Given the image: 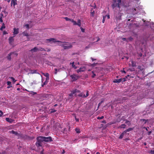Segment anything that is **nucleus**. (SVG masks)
I'll return each mask as SVG.
<instances>
[{
    "instance_id": "1",
    "label": "nucleus",
    "mask_w": 154,
    "mask_h": 154,
    "mask_svg": "<svg viewBox=\"0 0 154 154\" xmlns=\"http://www.w3.org/2000/svg\"><path fill=\"white\" fill-rule=\"evenodd\" d=\"M45 42L48 43V45L52 46V44L53 43H55L58 42L57 44L62 47L64 49H68L71 48L72 47V45L71 43H69L66 42H61L57 40L56 39L54 38H50L48 39H47Z\"/></svg>"
},
{
    "instance_id": "2",
    "label": "nucleus",
    "mask_w": 154,
    "mask_h": 154,
    "mask_svg": "<svg viewBox=\"0 0 154 154\" xmlns=\"http://www.w3.org/2000/svg\"><path fill=\"white\" fill-rule=\"evenodd\" d=\"M37 141L36 144L38 147L42 146V142H49L52 141V138L50 137H47L39 136L37 137Z\"/></svg>"
},
{
    "instance_id": "3",
    "label": "nucleus",
    "mask_w": 154,
    "mask_h": 154,
    "mask_svg": "<svg viewBox=\"0 0 154 154\" xmlns=\"http://www.w3.org/2000/svg\"><path fill=\"white\" fill-rule=\"evenodd\" d=\"M122 5L121 0H113L112 4V7L115 12L116 8H117L119 11L120 10L121 7Z\"/></svg>"
},
{
    "instance_id": "4",
    "label": "nucleus",
    "mask_w": 154,
    "mask_h": 154,
    "mask_svg": "<svg viewBox=\"0 0 154 154\" xmlns=\"http://www.w3.org/2000/svg\"><path fill=\"white\" fill-rule=\"evenodd\" d=\"M64 18L66 21H70L72 22L73 23L74 25H77L79 27H80L81 26V20L80 19L78 20L77 23L76 21L73 19H69L67 17H65Z\"/></svg>"
},
{
    "instance_id": "5",
    "label": "nucleus",
    "mask_w": 154,
    "mask_h": 154,
    "mask_svg": "<svg viewBox=\"0 0 154 154\" xmlns=\"http://www.w3.org/2000/svg\"><path fill=\"white\" fill-rule=\"evenodd\" d=\"M80 92V91L77 90V89H75L74 90H73L72 91V93L69 94V96L70 98V97H72L74 95V96H76L77 95V93H78Z\"/></svg>"
},
{
    "instance_id": "6",
    "label": "nucleus",
    "mask_w": 154,
    "mask_h": 154,
    "mask_svg": "<svg viewBox=\"0 0 154 154\" xmlns=\"http://www.w3.org/2000/svg\"><path fill=\"white\" fill-rule=\"evenodd\" d=\"M88 91H86V95H85L84 94V93L82 92L81 93H80L78 95L79 97H83V98H86L87 97H88L89 95V93H88Z\"/></svg>"
},
{
    "instance_id": "7",
    "label": "nucleus",
    "mask_w": 154,
    "mask_h": 154,
    "mask_svg": "<svg viewBox=\"0 0 154 154\" xmlns=\"http://www.w3.org/2000/svg\"><path fill=\"white\" fill-rule=\"evenodd\" d=\"M72 80L73 81H74L77 80L79 77V76L75 74L70 75Z\"/></svg>"
},
{
    "instance_id": "8",
    "label": "nucleus",
    "mask_w": 154,
    "mask_h": 154,
    "mask_svg": "<svg viewBox=\"0 0 154 154\" xmlns=\"http://www.w3.org/2000/svg\"><path fill=\"white\" fill-rule=\"evenodd\" d=\"M11 55H13L14 56H16L17 55V54L16 52H11V53L9 54L7 57L8 60H11Z\"/></svg>"
},
{
    "instance_id": "9",
    "label": "nucleus",
    "mask_w": 154,
    "mask_h": 154,
    "mask_svg": "<svg viewBox=\"0 0 154 154\" xmlns=\"http://www.w3.org/2000/svg\"><path fill=\"white\" fill-rule=\"evenodd\" d=\"M122 14L120 12H119L117 14H116V19L117 20H119L121 19Z\"/></svg>"
},
{
    "instance_id": "10",
    "label": "nucleus",
    "mask_w": 154,
    "mask_h": 154,
    "mask_svg": "<svg viewBox=\"0 0 154 154\" xmlns=\"http://www.w3.org/2000/svg\"><path fill=\"white\" fill-rule=\"evenodd\" d=\"M85 69V66L81 67L80 68L77 70L78 73L84 71Z\"/></svg>"
},
{
    "instance_id": "11",
    "label": "nucleus",
    "mask_w": 154,
    "mask_h": 154,
    "mask_svg": "<svg viewBox=\"0 0 154 154\" xmlns=\"http://www.w3.org/2000/svg\"><path fill=\"white\" fill-rule=\"evenodd\" d=\"M19 32V30L18 29L14 28V35H15L17 34Z\"/></svg>"
},
{
    "instance_id": "12",
    "label": "nucleus",
    "mask_w": 154,
    "mask_h": 154,
    "mask_svg": "<svg viewBox=\"0 0 154 154\" xmlns=\"http://www.w3.org/2000/svg\"><path fill=\"white\" fill-rule=\"evenodd\" d=\"M9 133L11 134H14L15 135H17L18 136L19 135V134L17 133V132L13 130L9 131Z\"/></svg>"
},
{
    "instance_id": "13",
    "label": "nucleus",
    "mask_w": 154,
    "mask_h": 154,
    "mask_svg": "<svg viewBox=\"0 0 154 154\" xmlns=\"http://www.w3.org/2000/svg\"><path fill=\"white\" fill-rule=\"evenodd\" d=\"M43 75L46 77V80H49V74L48 73H43Z\"/></svg>"
},
{
    "instance_id": "14",
    "label": "nucleus",
    "mask_w": 154,
    "mask_h": 154,
    "mask_svg": "<svg viewBox=\"0 0 154 154\" xmlns=\"http://www.w3.org/2000/svg\"><path fill=\"white\" fill-rule=\"evenodd\" d=\"M38 48H36V47H35L34 48L31 49L30 50V51L32 52H36L37 51H38Z\"/></svg>"
},
{
    "instance_id": "15",
    "label": "nucleus",
    "mask_w": 154,
    "mask_h": 154,
    "mask_svg": "<svg viewBox=\"0 0 154 154\" xmlns=\"http://www.w3.org/2000/svg\"><path fill=\"white\" fill-rule=\"evenodd\" d=\"M113 82L114 83H119L121 82V79H115L113 81Z\"/></svg>"
},
{
    "instance_id": "16",
    "label": "nucleus",
    "mask_w": 154,
    "mask_h": 154,
    "mask_svg": "<svg viewBox=\"0 0 154 154\" xmlns=\"http://www.w3.org/2000/svg\"><path fill=\"white\" fill-rule=\"evenodd\" d=\"M17 0H12L11 1V5L13 4L14 6H15L16 4Z\"/></svg>"
},
{
    "instance_id": "17",
    "label": "nucleus",
    "mask_w": 154,
    "mask_h": 154,
    "mask_svg": "<svg viewBox=\"0 0 154 154\" xmlns=\"http://www.w3.org/2000/svg\"><path fill=\"white\" fill-rule=\"evenodd\" d=\"M22 34L24 36H28V34L27 33V31H25L22 33Z\"/></svg>"
},
{
    "instance_id": "18",
    "label": "nucleus",
    "mask_w": 154,
    "mask_h": 154,
    "mask_svg": "<svg viewBox=\"0 0 154 154\" xmlns=\"http://www.w3.org/2000/svg\"><path fill=\"white\" fill-rule=\"evenodd\" d=\"M125 134V133H124V131H123L122 133V134H121V135H120V136H119V138L120 139H122L123 137L124 136V134Z\"/></svg>"
},
{
    "instance_id": "19",
    "label": "nucleus",
    "mask_w": 154,
    "mask_h": 154,
    "mask_svg": "<svg viewBox=\"0 0 154 154\" xmlns=\"http://www.w3.org/2000/svg\"><path fill=\"white\" fill-rule=\"evenodd\" d=\"M75 131H76V133L77 134H79L80 133V129L78 128H76L75 129Z\"/></svg>"
},
{
    "instance_id": "20",
    "label": "nucleus",
    "mask_w": 154,
    "mask_h": 154,
    "mask_svg": "<svg viewBox=\"0 0 154 154\" xmlns=\"http://www.w3.org/2000/svg\"><path fill=\"white\" fill-rule=\"evenodd\" d=\"M126 125L125 124H122L120 125L119 128H125Z\"/></svg>"
},
{
    "instance_id": "21",
    "label": "nucleus",
    "mask_w": 154,
    "mask_h": 154,
    "mask_svg": "<svg viewBox=\"0 0 154 154\" xmlns=\"http://www.w3.org/2000/svg\"><path fill=\"white\" fill-rule=\"evenodd\" d=\"M133 128H129L127 130H126L124 131V133H125L128 132H129L132 130H133Z\"/></svg>"
},
{
    "instance_id": "22",
    "label": "nucleus",
    "mask_w": 154,
    "mask_h": 154,
    "mask_svg": "<svg viewBox=\"0 0 154 154\" xmlns=\"http://www.w3.org/2000/svg\"><path fill=\"white\" fill-rule=\"evenodd\" d=\"M13 37H10L9 38V43L10 44H11V43L14 40V38H13Z\"/></svg>"
},
{
    "instance_id": "23",
    "label": "nucleus",
    "mask_w": 154,
    "mask_h": 154,
    "mask_svg": "<svg viewBox=\"0 0 154 154\" xmlns=\"http://www.w3.org/2000/svg\"><path fill=\"white\" fill-rule=\"evenodd\" d=\"M6 120L7 121L10 122H12V119L9 118H6Z\"/></svg>"
},
{
    "instance_id": "24",
    "label": "nucleus",
    "mask_w": 154,
    "mask_h": 154,
    "mask_svg": "<svg viewBox=\"0 0 154 154\" xmlns=\"http://www.w3.org/2000/svg\"><path fill=\"white\" fill-rule=\"evenodd\" d=\"M138 68L139 69H140V70L141 71H143V66H138Z\"/></svg>"
},
{
    "instance_id": "25",
    "label": "nucleus",
    "mask_w": 154,
    "mask_h": 154,
    "mask_svg": "<svg viewBox=\"0 0 154 154\" xmlns=\"http://www.w3.org/2000/svg\"><path fill=\"white\" fill-rule=\"evenodd\" d=\"M70 63L72 64V66L73 68H74L75 69H76L77 68V67L76 66H75V65H74V62H73L72 63Z\"/></svg>"
},
{
    "instance_id": "26",
    "label": "nucleus",
    "mask_w": 154,
    "mask_h": 154,
    "mask_svg": "<svg viewBox=\"0 0 154 154\" xmlns=\"http://www.w3.org/2000/svg\"><path fill=\"white\" fill-rule=\"evenodd\" d=\"M94 11H92V10H91V17H93L94 15Z\"/></svg>"
},
{
    "instance_id": "27",
    "label": "nucleus",
    "mask_w": 154,
    "mask_h": 154,
    "mask_svg": "<svg viewBox=\"0 0 154 154\" xmlns=\"http://www.w3.org/2000/svg\"><path fill=\"white\" fill-rule=\"evenodd\" d=\"M131 65L133 66H136V63L134 61H132L131 62Z\"/></svg>"
},
{
    "instance_id": "28",
    "label": "nucleus",
    "mask_w": 154,
    "mask_h": 154,
    "mask_svg": "<svg viewBox=\"0 0 154 154\" xmlns=\"http://www.w3.org/2000/svg\"><path fill=\"white\" fill-rule=\"evenodd\" d=\"M48 80H46H46L45 81V82L43 83V84L42 85V87H43L44 86V85H45L46 84H47V83H48Z\"/></svg>"
},
{
    "instance_id": "29",
    "label": "nucleus",
    "mask_w": 154,
    "mask_h": 154,
    "mask_svg": "<svg viewBox=\"0 0 154 154\" xmlns=\"http://www.w3.org/2000/svg\"><path fill=\"white\" fill-rule=\"evenodd\" d=\"M38 48V51H46V50H45V49H44L43 48Z\"/></svg>"
},
{
    "instance_id": "30",
    "label": "nucleus",
    "mask_w": 154,
    "mask_h": 154,
    "mask_svg": "<svg viewBox=\"0 0 154 154\" xmlns=\"http://www.w3.org/2000/svg\"><path fill=\"white\" fill-rule=\"evenodd\" d=\"M55 72L54 74H56L58 71H59V69H57L55 68L54 69Z\"/></svg>"
},
{
    "instance_id": "31",
    "label": "nucleus",
    "mask_w": 154,
    "mask_h": 154,
    "mask_svg": "<svg viewBox=\"0 0 154 154\" xmlns=\"http://www.w3.org/2000/svg\"><path fill=\"white\" fill-rule=\"evenodd\" d=\"M121 79V82H124L126 80V78H123Z\"/></svg>"
},
{
    "instance_id": "32",
    "label": "nucleus",
    "mask_w": 154,
    "mask_h": 154,
    "mask_svg": "<svg viewBox=\"0 0 154 154\" xmlns=\"http://www.w3.org/2000/svg\"><path fill=\"white\" fill-rule=\"evenodd\" d=\"M92 73H93V75H92L91 77L92 78H94L95 77V76L96 75L94 73L93 71H92Z\"/></svg>"
},
{
    "instance_id": "33",
    "label": "nucleus",
    "mask_w": 154,
    "mask_h": 154,
    "mask_svg": "<svg viewBox=\"0 0 154 154\" xmlns=\"http://www.w3.org/2000/svg\"><path fill=\"white\" fill-rule=\"evenodd\" d=\"M5 28V25L4 24V23H3V26H2V27H1V28H0V29L1 30H2V29H4V28Z\"/></svg>"
},
{
    "instance_id": "34",
    "label": "nucleus",
    "mask_w": 154,
    "mask_h": 154,
    "mask_svg": "<svg viewBox=\"0 0 154 154\" xmlns=\"http://www.w3.org/2000/svg\"><path fill=\"white\" fill-rule=\"evenodd\" d=\"M24 26L26 27V28L27 29H29V25L28 24H25V25H24Z\"/></svg>"
},
{
    "instance_id": "35",
    "label": "nucleus",
    "mask_w": 154,
    "mask_h": 154,
    "mask_svg": "<svg viewBox=\"0 0 154 154\" xmlns=\"http://www.w3.org/2000/svg\"><path fill=\"white\" fill-rule=\"evenodd\" d=\"M122 39L123 41H125L126 42H128V39L126 38H122Z\"/></svg>"
},
{
    "instance_id": "36",
    "label": "nucleus",
    "mask_w": 154,
    "mask_h": 154,
    "mask_svg": "<svg viewBox=\"0 0 154 154\" xmlns=\"http://www.w3.org/2000/svg\"><path fill=\"white\" fill-rule=\"evenodd\" d=\"M106 17V16H105L103 17V20H102V22L103 23H104L105 21V19Z\"/></svg>"
},
{
    "instance_id": "37",
    "label": "nucleus",
    "mask_w": 154,
    "mask_h": 154,
    "mask_svg": "<svg viewBox=\"0 0 154 154\" xmlns=\"http://www.w3.org/2000/svg\"><path fill=\"white\" fill-rule=\"evenodd\" d=\"M140 10V9H138L137 8H134V10H135V11H137V13H138L139 12V11H138V10Z\"/></svg>"
},
{
    "instance_id": "38",
    "label": "nucleus",
    "mask_w": 154,
    "mask_h": 154,
    "mask_svg": "<svg viewBox=\"0 0 154 154\" xmlns=\"http://www.w3.org/2000/svg\"><path fill=\"white\" fill-rule=\"evenodd\" d=\"M103 118H104V116H102L101 117H98L97 118V119H103Z\"/></svg>"
},
{
    "instance_id": "39",
    "label": "nucleus",
    "mask_w": 154,
    "mask_h": 154,
    "mask_svg": "<svg viewBox=\"0 0 154 154\" xmlns=\"http://www.w3.org/2000/svg\"><path fill=\"white\" fill-rule=\"evenodd\" d=\"M149 153L151 154H154V150H151Z\"/></svg>"
},
{
    "instance_id": "40",
    "label": "nucleus",
    "mask_w": 154,
    "mask_h": 154,
    "mask_svg": "<svg viewBox=\"0 0 154 154\" xmlns=\"http://www.w3.org/2000/svg\"><path fill=\"white\" fill-rule=\"evenodd\" d=\"M36 71L35 70H32L31 72V73L32 74H34L36 73Z\"/></svg>"
},
{
    "instance_id": "41",
    "label": "nucleus",
    "mask_w": 154,
    "mask_h": 154,
    "mask_svg": "<svg viewBox=\"0 0 154 154\" xmlns=\"http://www.w3.org/2000/svg\"><path fill=\"white\" fill-rule=\"evenodd\" d=\"M56 111H57V110H56L54 109H51V113L54 112H56Z\"/></svg>"
},
{
    "instance_id": "42",
    "label": "nucleus",
    "mask_w": 154,
    "mask_h": 154,
    "mask_svg": "<svg viewBox=\"0 0 154 154\" xmlns=\"http://www.w3.org/2000/svg\"><path fill=\"white\" fill-rule=\"evenodd\" d=\"M127 39H128V41H132L133 39L132 37H130L128 38H127Z\"/></svg>"
},
{
    "instance_id": "43",
    "label": "nucleus",
    "mask_w": 154,
    "mask_h": 154,
    "mask_svg": "<svg viewBox=\"0 0 154 154\" xmlns=\"http://www.w3.org/2000/svg\"><path fill=\"white\" fill-rule=\"evenodd\" d=\"M10 78L14 82H15L16 81L15 80V79L13 77H11Z\"/></svg>"
},
{
    "instance_id": "44",
    "label": "nucleus",
    "mask_w": 154,
    "mask_h": 154,
    "mask_svg": "<svg viewBox=\"0 0 154 154\" xmlns=\"http://www.w3.org/2000/svg\"><path fill=\"white\" fill-rule=\"evenodd\" d=\"M80 29H81V31H82V32H85V29H83V28H82L81 27V26H80Z\"/></svg>"
},
{
    "instance_id": "45",
    "label": "nucleus",
    "mask_w": 154,
    "mask_h": 154,
    "mask_svg": "<svg viewBox=\"0 0 154 154\" xmlns=\"http://www.w3.org/2000/svg\"><path fill=\"white\" fill-rule=\"evenodd\" d=\"M7 85H11V82L10 81H8L7 82Z\"/></svg>"
},
{
    "instance_id": "46",
    "label": "nucleus",
    "mask_w": 154,
    "mask_h": 154,
    "mask_svg": "<svg viewBox=\"0 0 154 154\" xmlns=\"http://www.w3.org/2000/svg\"><path fill=\"white\" fill-rule=\"evenodd\" d=\"M3 114V113L2 112V111L0 110V117L2 116Z\"/></svg>"
},
{
    "instance_id": "47",
    "label": "nucleus",
    "mask_w": 154,
    "mask_h": 154,
    "mask_svg": "<svg viewBox=\"0 0 154 154\" xmlns=\"http://www.w3.org/2000/svg\"><path fill=\"white\" fill-rule=\"evenodd\" d=\"M30 94H32V95H34V94H36V92H33V91H31Z\"/></svg>"
},
{
    "instance_id": "48",
    "label": "nucleus",
    "mask_w": 154,
    "mask_h": 154,
    "mask_svg": "<svg viewBox=\"0 0 154 154\" xmlns=\"http://www.w3.org/2000/svg\"><path fill=\"white\" fill-rule=\"evenodd\" d=\"M45 50L46 51H47L49 52L51 51V49L50 48H47Z\"/></svg>"
},
{
    "instance_id": "49",
    "label": "nucleus",
    "mask_w": 154,
    "mask_h": 154,
    "mask_svg": "<svg viewBox=\"0 0 154 154\" xmlns=\"http://www.w3.org/2000/svg\"><path fill=\"white\" fill-rule=\"evenodd\" d=\"M103 101H102L100 102L98 104V107H99L100 106V105L102 104V103L103 102Z\"/></svg>"
},
{
    "instance_id": "50",
    "label": "nucleus",
    "mask_w": 154,
    "mask_h": 154,
    "mask_svg": "<svg viewBox=\"0 0 154 154\" xmlns=\"http://www.w3.org/2000/svg\"><path fill=\"white\" fill-rule=\"evenodd\" d=\"M0 22L1 23L3 22L2 18V17H0Z\"/></svg>"
},
{
    "instance_id": "51",
    "label": "nucleus",
    "mask_w": 154,
    "mask_h": 154,
    "mask_svg": "<svg viewBox=\"0 0 154 154\" xmlns=\"http://www.w3.org/2000/svg\"><path fill=\"white\" fill-rule=\"evenodd\" d=\"M75 119L76 122H78L79 121V119L76 118V117H75Z\"/></svg>"
},
{
    "instance_id": "52",
    "label": "nucleus",
    "mask_w": 154,
    "mask_h": 154,
    "mask_svg": "<svg viewBox=\"0 0 154 154\" xmlns=\"http://www.w3.org/2000/svg\"><path fill=\"white\" fill-rule=\"evenodd\" d=\"M138 56L140 57H141L142 56V54L141 53H140L139 54Z\"/></svg>"
},
{
    "instance_id": "53",
    "label": "nucleus",
    "mask_w": 154,
    "mask_h": 154,
    "mask_svg": "<svg viewBox=\"0 0 154 154\" xmlns=\"http://www.w3.org/2000/svg\"><path fill=\"white\" fill-rule=\"evenodd\" d=\"M126 123H128V125H129L130 124V123L129 121H126V122H125Z\"/></svg>"
},
{
    "instance_id": "54",
    "label": "nucleus",
    "mask_w": 154,
    "mask_h": 154,
    "mask_svg": "<svg viewBox=\"0 0 154 154\" xmlns=\"http://www.w3.org/2000/svg\"><path fill=\"white\" fill-rule=\"evenodd\" d=\"M152 133V132L151 131H149L148 132V135H150L151 134V133Z\"/></svg>"
},
{
    "instance_id": "55",
    "label": "nucleus",
    "mask_w": 154,
    "mask_h": 154,
    "mask_svg": "<svg viewBox=\"0 0 154 154\" xmlns=\"http://www.w3.org/2000/svg\"><path fill=\"white\" fill-rule=\"evenodd\" d=\"M106 17H107V18L108 19H109L110 18V16H109V15H106Z\"/></svg>"
},
{
    "instance_id": "56",
    "label": "nucleus",
    "mask_w": 154,
    "mask_h": 154,
    "mask_svg": "<svg viewBox=\"0 0 154 154\" xmlns=\"http://www.w3.org/2000/svg\"><path fill=\"white\" fill-rule=\"evenodd\" d=\"M78 139H79V138H76L75 139V140H74V141L75 142H76L77 140H78Z\"/></svg>"
},
{
    "instance_id": "57",
    "label": "nucleus",
    "mask_w": 154,
    "mask_h": 154,
    "mask_svg": "<svg viewBox=\"0 0 154 154\" xmlns=\"http://www.w3.org/2000/svg\"><path fill=\"white\" fill-rule=\"evenodd\" d=\"M0 17H2V18H3V14H1V16Z\"/></svg>"
},
{
    "instance_id": "58",
    "label": "nucleus",
    "mask_w": 154,
    "mask_h": 154,
    "mask_svg": "<svg viewBox=\"0 0 154 154\" xmlns=\"http://www.w3.org/2000/svg\"><path fill=\"white\" fill-rule=\"evenodd\" d=\"M91 59L92 60V61H94V60H96V59H93V58H92V57H91Z\"/></svg>"
},
{
    "instance_id": "59",
    "label": "nucleus",
    "mask_w": 154,
    "mask_h": 154,
    "mask_svg": "<svg viewBox=\"0 0 154 154\" xmlns=\"http://www.w3.org/2000/svg\"><path fill=\"white\" fill-rule=\"evenodd\" d=\"M5 1H7L8 2H10L11 0H5Z\"/></svg>"
},
{
    "instance_id": "60",
    "label": "nucleus",
    "mask_w": 154,
    "mask_h": 154,
    "mask_svg": "<svg viewBox=\"0 0 154 154\" xmlns=\"http://www.w3.org/2000/svg\"><path fill=\"white\" fill-rule=\"evenodd\" d=\"M151 23H152V26L154 27V23H153V22Z\"/></svg>"
},
{
    "instance_id": "61",
    "label": "nucleus",
    "mask_w": 154,
    "mask_h": 154,
    "mask_svg": "<svg viewBox=\"0 0 154 154\" xmlns=\"http://www.w3.org/2000/svg\"><path fill=\"white\" fill-rule=\"evenodd\" d=\"M11 85H9V86H8V87H7V88H11Z\"/></svg>"
},
{
    "instance_id": "62",
    "label": "nucleus",
    "mask_w": 154,
    "mask_h": 154,
    "mask_svg": "<svg viewBox=\"0 0 154 154\" xmlns=\"http://www.w3.org/2000/svg\"><path fill=\"white\" fill-rule=\"evenodd\" d=\"M130 76L129 75H128L127 76H126V78H127L128 77Z\"/></svg>"
},
{
    "instance_id": "63",
    "label": "nucleus",
    "mask_w": 154,
    "mask_h": 154,
    "mask_svg": "<svg viewBox=\"0 0 154 154\" xmlns=\"http://www.w3.org/2000/svg\"><path fill=\"white\" fill-rule=\"evenodd\" d=\"M100 40V38H98V39L97 41V42Z\"/></svg>"
},
{
    "instance_id": "64",
    "label": "nucleus",
    "mask_w": 154,
    "mask_h": 154,
    "mask_svg": "<svg viewBox=\"0 0 154 154\" xmlns=\"http://www.w3.org/2000/svg\"><path fill=\"white\" fill-rule=\"evenodd\" d=\"M78 137L79 138H81L82 137V136H79Z\"/></svg>"
}]
</instances>
